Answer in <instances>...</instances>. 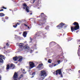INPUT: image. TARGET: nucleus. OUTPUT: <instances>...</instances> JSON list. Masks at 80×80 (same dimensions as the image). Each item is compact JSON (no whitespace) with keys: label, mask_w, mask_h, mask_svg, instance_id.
Segmentation results:
<instances>
[{"label":"nucleus","mask_w":80,"mask_h":80,"mask_svg":"<svg viewBox=\"0 0 80 80\" xmlns=\"http://www.w3.org/2000/svg\"><path fill=\"white\" fill-rule=\"evenodd\" d=\"M72 25H74V26H71V30L72 32H74V31L77 30H79V29L80 28L79 24H78V22H74L72 24Z\"/></svg>","instance_id":"1"},{"label":"nucleus","mask_w":80,"mask_h":80,"mask_svg":"<svg viewBox=\"0 0 80 80\" xmlns=\"http://www.w3.org/2000/svg\"><path fill=\"white\" fill-rule=\"evenodd\" d=\"M53 73L54 75H58V74L60 75L61 77H63V75H62V69H58L56 71V73L55 72H53Z\"/></svg>","instance_id":"2"},{"label":"nucleus","mask_w":80,"mask_h":80,"mask_svg":"<svg viewBox=\"0 0 80 80\" xmlns=\"http://www.w3.org/2000/svg\"><path fill=\"white\" fill-rule=\"evenodd\" d=\"M39 17L41 18L42 21H45L47 19V17L44 14V13H41V15L39 16Z\"/></svg>","instance_id":"3"},{"label":"nucleus","mask_w":80,"mask_h":80,"mask_svg":"<svg viewBox=\"0 0 80 80\" xmlns=\"http://www.w3.org/2000/svg\"><path fill=\"white\" fill-rule=\"evenodd\" d=\"M65 25V24L63 22H61L57 26V28H59V29H61V28H63V27Z\"/></svg>","instance_id":"4"},{"label":"nucleus","mask_w":80,"mask_h":80,"mask_svg":"<svg viewBox=\"0 0 80 80\" xmlns=\"http://www.w3.org/2000/svg\"><path fill=\"white\" fill-rule=\"evenodd\" d=\"M41 77H45L47 76V73L44 70H42L41 71Z\"/></svg>","instance_id":"5"},{"label":"nucleus","mask_w":80,"mask_h":80,"mask_svg":"<svg viewBox=\"0 0 80 80\" xmlns=\"http://www.w3.org/2000/svg\"><path fill=\"white\" fill-rule=\"evenodd\" d=\"M22 6H23L24 7H25V9L26 11L28 12V13L30 11H29V7L27 6V5L26 4L24 3L23 4V5H22Z\"/></svg>","instance_id":"6"},{"label":"nucleus","mask_w":80,"mask_h":80,"mask_svg":"<svg viewBox=\"0 0 80 80\" xmlns=\"http://www.w3.org/2000/svg\"><path fill=\"white\" fill-rule=\"evenodd\" d=\"M29 64L31 68H32L33 67H35V64L33 62H29Z\"/></svg>","instance_id":"7"},{"label":"nucleus","mask_w":80,"mask_h":80,"mask_svg":"<svg viewBox=\"0 0 80 80\" xmlns=\"http://www.w3.org/2000/svg\"><path fill=\"white\" fill-rule=\"evenodd\" d=\"M42 67H43V64L41 63L39 64V65L37 67V68L39 69V70H42V69H43V68H42Z\"/></svg>","instance_id":"8"},{"label":"nucleus","mask_w":80,"mask_h":80,"mask_svg":"<svg viewBox=\"0 0 80 80\" xmlns=\"http://www.w3.org/2000/svg\"><path fill=\"white\" fill-rule=\"evenodd\" d=\"M3 59H4V56L0 54V63H3Z\"/></svg>","instance_id":"9"},{"label":"nucleus","mask_w":80,"mask_h":80,"mask_svg":"<svg viewBox=\"0 0 80 80\" xmlns=\"http://www.w3.org/2000/svg\"><path fill=\"white\" fill-rule=\"evenodd\" d=\"M38 24L39 25H40L41 26H43V25H44V23H42V21L40 20H38Z\"/></svg>","instance_id":"10"},{"label":"nucleus","mask_w":80,"mask_h":80,"mask_svg":"<svg viewBox=\"0 0 80 80\" xmlns=\"http://www.w3.org/2000/svg\"><path fill=\"white\" fill-rule=\"evenodd\" d=\"M20 58V57H18H18L17 56H16L13 57V60H14V61H17V60H18V59H19Z\"/></svg>","instance_id":"11"},{"label":"nucleus","mask_w":80,"mask_h":80,"mask_svg":"<svg viewBox=\"0 0 80 80\" xmlns=\"http://www.w3.org/2000/svg\"><path fill=\"white\" fill-rule=\"evenodd\" d=\"M15 65H14L12 63H11L10 64V68L11 69H13L15 68Z\"/></svg>","instance_id":"12"},{"label":"nucleus","mask_w":80,"mask_h":80,"mask_svg":"<svg viewBox=\"0 0 80 80\" xmlns=\"http://www.w3.org/2000/svg\"><path fill=\"white\" fill-rule=\"evenodd\" d=\"M27 35V32L26 31H24L23 32V35L24 37H26Z\"/></svg>","instance_id":"13"},{"label":"nucleus","mask_w":80,"mask_h":80,"mask_svg":"<svg viewBox=\"0 0 80 80\" xmlns=\"http://www.w3.org/2000/svg\"><path fill=\"white\" fill-rule=\"evenodd\" d=\"M18 57H20V58H19V59L18 60V61L19 62H21L22 61V60H23V58H22V56H18Z\"/></svg>","instance_id":"14"},{"label":"nucleus","mask_w":80,"mask_h":80,"mask_svg":"<svg viewBox=\"0 0 80 80\" xmlns=\"http://www.w3.org/2000/svg\"><path fill=\"white\" fill-rule=\"evenodd\" d=\"M23 47L24 49H25V50H28L29 49H30L29 47L27 45L24 46Z\"/></svg>","instance_id":"15"},{"label":"nucleus","mask_w":80,"mask_h":80,"mask_svg":"<svg viewBox=\"0 0 80 80\" xmlns=\"http://www.w3.org/2000/svg\"><path fill=\"white\" fill-rule=\"evenodd\" d=\"M18 47L19 48H22L23 47V45L22 43H20L18 45Z\"/></svg>","instance_id":"16"},{"label":"nucleus","mask_w":80,"mask_h":80,"mask_svg":"<svg viewBox=\"0 0 80 80\" xmlns=\"http://www.w3.org/2000/svg\"><path fill=\"white\" fill-rule=\"evenodd\" d=\"M55 43V42H51L50 44L49 45H52L53 46L54 45V44Z\"/></svg>","instance_id":"17"},{"label":"nucleus","mask_w":80,"mask_h":80,"mask_svg":"<svg viewBox=\"0 0 80 80\" xmlns=\"http://www.w3.org/2000/svg\"><path fill=\"white\" fill-rule=\"evenodd\" d=\"M23 77V74L21 75L18 78V80H20V79H21V78H22Z\"/></svg>","instance_id":"18"},{"label":"nucleus","mask_w":80,"mask_h":80,"mask_svg":"<svg viewBox=\"0 0 80 80\" xmlns=\"http://www.w3.org/2000/svg\"><path fill=\"white\" fill-rule=\"evenodd\" d=\"M4 14L2 13H0V17H4Z\"/></svg>","instance_id":"19"},{"label":"nucleus","mask_w":80,"mask_h":80,"mask_svg":"<svg viewBox=\"0 0 80 80\" xmlns=\"http://www.w3.org/2000/svg\"><path fill=\"white\" fill-rule=\"evenodd\" d=\"M22 73H23L24 74H25V73H27V72L25 71V69H23V70L22 71Z\"/></svg>","instance_id":"20"},{"label":"nucleus","mask_w":80,"mask_h":80,"mask_svg":"<svg viewBox=\"0 0 80 80\" xmlns=\"http://www.w3.org/2000/svg\"><path fill=\"white\" fill-rule=\"evenodd\" d=\"M24 26L25 27H28V28H30V27L29 26H28V25H27L26 24H24Z\"/></svg>","instance_id":"21"},{"label":"nucleus","mask_w":80,"mask_h":80,"mask_svg":"<svg viewBox=\"0 0 80 80\" xmlns=\"http://www.w3.org/2000/svg\"><path fill=\"white\" fill-rule=\"evenodd\" d=\"M9 68H10V65H7L6 69L7 70H8Z\"/></svg>","instance_id":"22"},{"label":"nucleus","mask_w":80,"mask_h":80,"mask_svg":"<svg viewBox=\"0 0 80 80\" xmlns=\"http://www.w3.org/2000/svg\"><path fill=\"white\" fill-rule=\"evenodd\" d=\"M35 75V72H33L32 73V76H33V75Z\"/></svg>","instance_id":"23"},{"label":"nucleus","mask_w":80,"mask_h":80,"mask_svg":"<svg viewBox=\"0 0 80 80\" xmlns=\"http://www.w3.org/2000/svg\"><path fill=\"white\" fill-rule=\"evenodd\" d=\"M45 29L46 30H48V29H49V27H48V26H47L46 28H45Z\"/></svg>","instance_id":"24"},{"label":"nucleus","mask_w":80,"mask_h":80,"mask_svg":"<svg viewBox=\"0 0 80 80\" xmlns=\"http://www.w3.org/2000/svg\"><path fill=\"white\" fill-rule=\"evenodd\" d=\"M13 27L14 28H17V24H16L15 25H14L13 26Z\"/></svg>","instance_id":"25"},{"label":"nucleus","mask_w":80,"mask_h":80,"mask_svg":"<svg viewBox=\"0 0 80 80\" xmlns=\"http://www.w3.org/2000/svg\"><path fill=\"white\" fill-rule=\"evenodd\" d=\"M48 63H52V62H51L50 59H49L48 60Z\"/></svg>","instance_id":"26"},{"label":"nucleus","mask_w":80,"mask_h":80,"mask_svg":"<svg viewBox=\"0 0 80 80\" xmlns=\"http://www.w3.org/2000/svg\"><path fill=\"white\" fill-rule=\"evenodd\" d=\"M30 39L31 40V42H32L33 39L31 37L30 38Z\"/></svg>","instance_id":"27"},{"label":"nucleus","mask_w":80,"mask_h":80,"mask_svg":"<svg viewBox=\"0 0 80 80\" xmlns=\"http://www.w3.org/2000/svg\"><path fill=\"white\" fill-rule=\"evenodd\" d=\"M61 61L60 60H59L58 61V64H60V62Z\"/></svg>","instance_id":"28"},{"label":"nucleus","mask_w":80,"mask_h":80,"mask_svg":"<svg viewBox=\"0 0 80 80\" xmlns=\"http://www.w3.org/2000/svg\"><path fill=\"white\" fill-rule=\"evenodd\" d=\"M17 25H20V23L19 22H17Z\"/></svg>","instance_id":"29"},{"label":"nucleus","mask_w":80,"mask_h":80,"mask_svg":"<svg viewBox=\"0 0 80 80\" xmlns=\"http://www.w3.org/2000/svg\"><path fill=\"white\" fill-rule=\"evenodd\" d=\"M41 80H43V79H44V78L42 77L41 78Z\"/></svg>","instance_id":"30"},{"label":"nucleus","mask_w":80,"mask_h":80,"mask_svg":"<svg viewBox=\"0 0 80 80\" xmlns=\"http://www.w3.org/2000/svg\"><path fill=\"white\" fill-rule=\"evenodd\" d=\"M6 45H7V46H9V45H10V44H8V43H7Z\"/></svg>","instance_id":"31"},{"label":"nucleus","mask_w":80,"mask_h":80,"mask_svg":"<svg viewBox=\"0 0 80 80\" xmlns=\"http://www.w3.org/2000/svg\"><path fill=\"white\" fill-rule=\"evenodd\" d=\"M2 8H3L4 9H7V8H5L4 7H2Z\"/></svg>","instance_id":"32"},{"label":"nucleus","mask_w":80,"mask_h":80,"mask_svg":"<svg viewBox=\"0 0 80 80\" xmlns=\"http://www.w3.org/2000/svg\"><path fill=\"white\" fill-rule=\"evenodd\" d=\"M36 1V0H33V3H35V2Z\"/></svg>","instance_id":"33"},{"label":"nucleus","mask_w":80,"mask_h":80,"mask_svg":"<svg viewBox=\"0 0 80 80\" xmlns=\"http://www.w3.org/2000/svg\"><path fill=\"white\" fill-rule=\"evenodd\" d=\"M52 66H53V65H54V63H52Z\"/></svg>","instance_id":"34"},{"label":"nucleus","mask_w":80,"mask_h":80,"mask_svg":"<svg viewBox=\"0 0 80 80\" xmlns=\"http://www.w3.org/2000/svg\"><path fill=\"white\" fill-rule=\"evenodd\" d=\"M55 66H57V64H54V67H55Z\"/></svg>","instance_id":"35"},{"label":"nucleus","mask_w":80,"mask_h":80,"mask_svg":"<svg viewBox=\"0 0 80 80\" xmlns=\"http://www.w3.org/2000/svg\"><path fill=\"white\" fill-rule=\"evenodd\" d=\"M2 11H3V9H1L0 10V12H2Z\"/></svg>","instance_id":"36"},{"label":"nucleus","mask_w":80,"mask_h":80,"mask_svg":"<svg viewBox=\"0 0 80 80\" xmlns=\"http://www.w3.org/2000/svg\"><path fill=\"white\" fill-rule=\"evenodd\" d=\"M78 42H80V40H78Z\"/></svg>","instance_id":"37"},{"label":"nucleus","mask_w":80,"mask_h":80,"mask_svg":"<svg viewBox=\"0 0 80 80\" xmlns=\"http://www.w3.org/2000/svg\"><path fill=\"white\" fill-rule=\"evenodd\" d=\"M78 73H80V70L78 71Z\"/></svg>","instance_id":"38"},{"label":"nucleus","mask_w":80,"mask_h":80,"mask_svg":"<svg viewBox=\"0 0 80 80\" xmlns=\"http://www.w3.org/2000/svg\"><path fill=\"white\" fill-rule=\"evenodd\" d=\"M30 15H32V13H30Z\"/></svg>","instance_id":"39"},{"label":"nucleus","mask_w":80,"mask_h":80,"mask_svg":"<svg viewBox=\"0 0 80 80\" xmlns=\"http://www.w3.org/2000/svg\"><path fill=\"white\" fill-rule=\"evenodd\" d=\"M23 9H25V7H23Z\"/></svg>","instance_id":"40"},{"label":"nucleus","mask_w":80,"mask_h":80,"mask_svg":"<svg viewBox=\"0 0 80 80\" xmlns=\"http://www.w3.org/2000/svg\"><path fill=\"white\" fill-rule=\"evenodd\" d=\"M76 33H77V32H78V31H76Z\"/></svg>","instance_id":"41"},{"label":"nucleus","mask_w":80,"mask_h":80,"mask_svg":"<svg viewBox=\"0 0 80 80\" xmlns=\"http://www.w3.org/2000/svg\"><path fill=\"white\" fill-rule=\"evenodd\" d=\"M33 77H34V76H33L32 77H31V78H33Z\"/></svg>","instance_id":"42"},{"label":"nucleus","mask_w":80,"mask_h":80,"mask_svg":"<svg viewBox=\"0 0 80 80\" xmlns=\"http://www.w3.org/2000/svg\"><path fill=\"white\" fill-rule=\"evenodd\" d=\"M34 46H36V44H34Z\"/></svg>","instance_id":"43"},{"label":"nucleus","mask_w":80,"mask_h":80,"mask_svg":"<svg viewBox=\"0 0 80 80\" xmlns=\"http://www.w3.org/2000/svg\"><path fill=\"white\" fill-rule=\"evenodd\" d=\"M1 80V77H0V80Z\"/></svg>","instance_id":"44"},{"label":"nucleus","mask_w":80,"mask_h":80,"mask_svg":"<svg viewBox=\"0 0 80 80\" xmlns=\"http://www.w3.org/2000/svg\"><path fill=\"white\" fill-rule=\"evenodd\" d=\"M4 48H5V47Z\"/></svg>","instance_id":"45"},{"label":"nucleus","mask_w":80,"mask_h":80,"mask_svg":"<svg viewBox=\"0 0 80 80\" xmlns=\"http://www.w3.org/2000/svg\"><path fill=\"white\" fill-rule=\"evenodd\" d=\"M79 47H80V45L79 46Z\"/></svg>","instance_id":"46"}]
</instances>
